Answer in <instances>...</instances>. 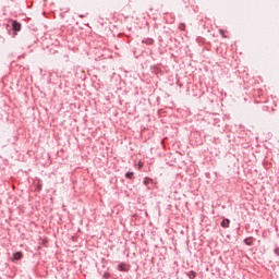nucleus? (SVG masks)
Wrapping results in <instances>:
<instances>
[{
  "label": "nucleus",
  "instance_id": "f257e3e1",
  "mask_svg": "<svg viewBox=\"0 0 279 279\" xmlns=\"http://www.w3.org/2000/svg\"><path fill=\"white\" fill-rule=\"evenodd\" d=\"M12 27L14 32H21V23L13 21Z\"/></svg>",
  "mask_w": 279,
  "mask_h": 279
},
{
  "label": "nucleus",
  "instance_id": "f03ea898",
  "mask_svg": "<svg viewBox=\"0 0 279 279\" xmlns=\"http://www.w3.org/2000/svg\"><path fill=\"white\" fill-rule=\"evenodd\" d=\"M21 258H23L22 252H16L13 254V260H21Z\"/></svg>",
  "mask_w": 279,
  "mask_h": 279
},
{
  "label": "nucleus",
  "instance_id": "7ed1b4c3",
  "mask_svg": "<svg viewBox=\"0 0 279 279\" xmlns=\"http://www.w3.org/2000/svg\"><path fill=\"white\" fill-rule=\"evenodd\" d=\"M221 226L222 228H230V219H223Z\"/></svg>",
  "mask_w": 279,
  "mask_h": 279
},
{
  "label": "nucleus",
  "instance_id": "20e7f679",
  "mask_svg": "<svg viewBox=\"0 0 279 279\" xmlns=\"http://www.w3.org/2000/svg\"><path fill=\"white\" fill-rule=\"evenodd\" d=\"M125 178H128L129 180H134V172H128L125 174Z\"/></svg>",
  "mask_w": 279,
  "mask_h": 279
},
{
  "label": "nucleus",
  "instance_id": "39448f33",
  "mask_svg": "<svg viewBox=\"0 0 279 279\" xmlns=\"http://www.w3.org/2000/svg\"><path fill=\"white\" fill-rule=\"evenodd\" d=\"M187 276H189V278L194 279L196 274H195V271L191 270L190 272H187Z\"/></svg>",
  "mask_w": 279,
  "mask_h": 279
},
{
  "label": "nucleus",
  "instance_id": "423d86ee",
  "mask_svg": "<svg viewBox=\"0 0 279 279\" xmlns=\"http://www.w3.org/2000/svg\"><path fill=\"white\" fill-rule=\"evenodd\" d=\"M149 182H153V180L149 179V178H145V179H144V184H145V186H147V184H149Z\"/></svg>",
  "mask_w": 279,
  "mask_h": 279
},
{
  "label": "nucleus",
  "instance_id": "0eeeda50",
  "mask_svg": "<svg viewBox=\"0 0 279 279\" xmlns=\"http://www.w3.org/2000/svg\"><path fill=\"white\" fill-rule=\"evenodd\" d=\"M179 29H182V31L184 32V29H186V24L181 23V24L179 25Z\"/></svg>",
  "mask_w": 279,
  "mask_h": 279
},
{
  "label": "nucleus",
  "instance_id": "6e6552de",
  "mask_svg": "<svg viewBox=\"0 0 279 279\" xmlns=\"http://www.w3.org/2000/svg\"><path fill=\"white\" fill-rule=\"evenodd\" d=\"M119 269H120V271H125V266L119 265Z\"/></svg>",
  "mask_w": 279,
  "mask_h": 279
},
{
  "label": "nucleus",
  "instance_id": "1a4fd4ad",
  "mask_svg": "<svg viewBox=\"0 0 279 279\" xmlns=\"http://www.w3.org/2000/svg\"><path fill=\"white\" fill-rule=\"evenodd\" d=\"M43 186L40 184L37 185V191H40Z\"/></svg>",
  "mask_w": 279,
  "mask_h": 279
},
{
  "label": "nucleus",
  "instance_id": "9d476101",
  "mask_svg": "<svg viewBox=\"0 0 279 279\" xmlns=\"http://www.w3.org/2000/svg\"><path fill=\"white\" fill-rule=\"evenodd\" d=\"M138 167H140V169H142L143 168V162H140Z\"/></svg>",
  "mask_w": 279,
  "mask_h": 279
},
{
  "label": "nucleus",
  "instance_id": "9b49d317",
  "mask_svg": "<svg viewBox=\"0 0 279 279\" xmlns=\"http://www.w3.org/2000/svg\"><path fill=\"white\" fill-rule=\"evenodd\" d=\"M275 252H276V253L278 254V256H279V250H278V248H276V250H275Z\"/></svg>",
  "mask_w": 279,
  "mask_h": 279
},
{
  "label": "nucleus",
  "instance_id": "f8f14e48",
  "mask_svg": "<svg viewBox=\"0 0 279 279\" xmlns=\"http://www.w3.org/2000/svg\"><path fill=\"white\" fill-rule=\"evenodd\" d=\"M220 34L223 36V31H220Z\"/></svg>",
  "mask_w": 279,
  "mask_h": 279
}]
</instances>
